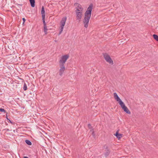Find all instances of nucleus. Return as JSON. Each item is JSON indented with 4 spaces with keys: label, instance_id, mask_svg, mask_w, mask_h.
Instances as JSON below:
<instances>
[{
    "label": "nucleus",
    "instance_id": "nucleus-1",
    "mask_svg": "<svg viewBox=\"0 0 158 158\" xmlns=\"http://www.w3.org/2000/svg\"><path fill=\"white\" fill-rule=\"evenodd\" d=\"M92 7L93 6L92 5H89L85 13L83 22L84 27L86 28L88 27L89 21L91 16Z\"/></svg>",
    "mask_w": 158,
    "mask_h": 158
},
{
    "label": "nucleus",
    "instance_id": "nucleus-2",
    "mask_svg": "<svg viewBox=\"0 0 158 158\" xmlns=\"http://www.w3.org/2000/svg\"><path fill=\"white\" fill-rule=\"evenodd\" d=\"M114 99L118 102L121 107L123 110L124 111L128 114H131V112L130 111L127 107L126 106L124 103L121 100L116 93H114Z\"/></svg>",
    "mask_w": 158,
    "mask_h": 158
},
{
    "label": "nucleus",
    "instance_id": "nucleus-3",
    "mask_svg": "<svg viewBox=\"0 0 158 158\" xmlns=\"http://www.w3.org/2000/svg\"><path fill=\"white\" fill-rule=\"evenodd\" d=\"M69 57V55L68 54L62 56L59 61V65H64L65 63Z\"/></svg>",
    "mask_w": 158,
    "mask_h": 158
},
{
    "label": "nucleus",
    "instance_id": "nucleus-4",
    "mask_svg": "<svg viewBox=\"0 0 158 158\" xmlns=\"http://www.w3.org/2000/svg\"><path fill=\"white\" fill-rule=\"evenodd\" d=\"M103 57L106 61L109 63L110 64L113 65V61L110 56L106 53H103Z\"/></svg>",
    "mask_w": 158,
    "mask_h": 158
},
{
    "label": "nucleus",
    "instance_id": "nucleus-5",
    "mask_svg": "<svg viewBox=\"0 0 158 158\" xmlns=\"http://www.w3.org/2000/svg\"><path fill=\"white\" fill-rule=\"evenodd\" d=\"M67 20V17H63L61 20L60 22V31L59 32V34H61V33L62 32L64 27L65 24V23L66 21V20Z\"/></svg>",
    "mask_w": 158,
    "mask_h": 158
},
{
    "label": "nucleus",
    "instance_id": "nucleus-6",
    "mask_svg": "<svg viewBox=\"0 0 158 158\" xmlns=\"http://www.w3.org/2000/svg\"><path fill=\"white\" fill-rule=\"evenodd\" d=\"M74 6H77L75 11H83V9L81 5L78 3H75L74 4Z\"/></svg>",
    "mask_w": 158,
    "mask_h": 158
},
{
    "label": "nucleus",
    "instance_id": "nucleus-7",
    "mask_svg": "<svg viewBox=\"0 0 158 158\" xmlns=\"http://www.w3.org/2000/svg\"><path fill=\"white\" fill-rule=\"evenodd\" d=\"M60 69L59 71V74L61 76L64 73V72L65 70V68L64 65H59Z\"/></svg>",
    "mask_w": 158,
    "mask_h": 158
},
{
    "label": "nucleus",
    "instance_id": "nucleus-8",
    "mask_svg": "<svg viewBox=\"0 0 158 158\" xmlns=\"http://www.w3.org/2000/svg\"><path fill=\"white\" fill-rule=\"evenodd\" d=\"M76 15V19L77 20L80 21L82 16V14L83 11H75Z\"/></svg>",
    "mask_w": 158,
    "mask_h": 158
},
{
    "label": "nucleus",
    "instance_id": "nucleus-9",
    "mask_svg": "<svg viewBox=\"0 0 158 158\" xmlns=\"http://www.w3.org/2000/svg\"><path fill=\"white\" fill-rule=\"evenodd\" d=\"M41 13L42 17H43V18H44V17H45V11L44 10V7L43 6L42 7Z\"/></svg>",
    "mask_w": 158,
    "mask_h": 158
},
{
    "label": "nucleus",
    "instance_id": "nucleus-10",
    "mask_svg": "<svg viewBox=\"0 0 158 158\" xmlns=\"http://www.w3.org/2000/svg\"><path fill=\"white\" fill-rule=\"evenodd\" d=\"M106 149L107 150V151L105 152V153H104V155H105V156L106 157L109 154H110V151L108 149L107 147H106Z\"/></svg>",
    "mask_w": 158,
    "mask_h": 158
},
{
    "label": "nucleus",
    "instance_id": "nucleus-11",
    "mask_svg": "<svg viewBox=\"0 0 158 158\" xmlns=\"http://www.w3.org/2000/svg\"><path fill=\"white\" fill-rule=\"evenodd\" d=\"M31 6L32 7H34L35 6V0H29Z\"/></svg>",
    "mask_w": 158,
    "mask_h": 158
},
{
    "label": "nucleus",
    "instance_id": "nucleus-12",
    "mask_svg": "<svg viewBox=\"0 0 158 158\" xmlns=\"http://www.w3.org/2000/svg\"><path fill=\"white\" fill-rule=\"evenodd\" d=\"M122 134L118 133V131H117L115 133V135L118 138V139H120L122 137Z\"/></svg>",
    "mask_w": 158,
    "mask_h": 158
},
{
    "label": "nucleus",
    "instance_id": "nucleus-13",
    "mask_svg": "<svg viewBox=\"0 0 158 158\" xmlns=\"http://www.w3.org/2000/svg\"><path fill=\"white\" fill-rule=\"evenodd\" d=\"M44 31L45 35L47 34L48 29L46 25L44 26Z\"/></svg>",
    "mask_w": 158,
    "mask_h": 158
},
{
    "label": "nucleus",
    "instance_id": "nucleus-14",
    "mask_svg": "<svg viewBox=\"0 0 158 158\" xmlns=\"http://www.w3.org/2000/svg\"><path fill=\"white\" fill-rule=\"evenodd\" d=\"M153 38L156 41H158V36L156 34H154L153 35Z\"/></svg>",
    "mask_w": 158,
    "mask_h": 158
},
{
    "label": "nucleus",
    "instance_id": "nucleus-15",
    "mask_svg": "<svg viewBox=\"0 0 158 158\" xmlns=\"http://www.w3.org/2000/svg\"><path fill=\"white\" fill-rule=\"evenodd\" d=\"M25 142L27 144L29 145H31L32 144L30 140L27 139L25 140Z\"/></svg>",
    "mask_w": 158,
    "mask_h": 158
},
{
    "label": "nucleus",
    "instance_id": "nucleus-16",
    "mask_svg": "<svg viewBox=\"0 0 158 158\" xmlns=\"http://www.w3.org/2000/svg\"><path fill=\"white\" fill-rule=\"evenodd\" d=\"M23 89L25 91L27 90V86L26 84L25 83H24V84Z\"/></svg>",
    "mask_w": 158,
    "mask_h": 158
},
{
    "label": "nucleus",
    "instance_id": "nucleus-17",
    "mask_svg": "<svg viewBox=\"0 0 158 158\" xmlns=\"http://www.w3.org/2000/svg\"><path fill=\"white\" fill-rule=\"evenodd\" d=\"M0 112H4V113H6L5 110L4 109L2 108H0Z\"/></svg>",
    "mask_w": 158,
    "mask_h": 158
},
{
    "label": "nucleus",
    "instance_id": "nucleus-18",
    "mask_svg": "<svg viewBox=\"0 0 158 158\" xmlns=\"http://www.w3.org/2000/svg\"><path fill=\"white\" fill-rule=\"evenodd\" d=\"M42 20L43 21L44 26L46 25V23H45V17H44V18H43V17H42Z\"/></svg>",
    "mask_w": 158,
    "mask_h": 158
},
{
    "label": "nucleus",
    "instance_id": "nucleus-19",
    "mask_svg": "<svg viewBox=\"0 0 158 158\" xmlns=\"http://www.w3.org/2000/svg\"><path fill=\"white\" fill-rule=\"evenodd\" d=\"M88 127L90 129L92 128L91 125V124H88Z\"/></svg>",
    "mask_w": 158,
    "mask_h": 158
},
{
    "label": "nucleus",
    "instance_id": "nucleus-20",
    "mask_svg": "<svg viewBox=\"0 0 158 158\" xmlns=\"http://www.w3.org/2000/svg\"><path fill=\"white\" fill-rule=\"evenodd\" d=\"M23 22H25V18H23Z\"/></svg>",
    "mask_w": 158,
    "mask_h": 158
},
{
    "label": "nucleus",
    "instance_id": "nucleus-21",
    "mask_svg": "<svg viewBox=\"0 0 158 158\" xmlns=\"http://www.w3.org/2000/svg\"><path fill=\"white\" fill-rule=\"evenodd\" d=\"M6 131H9L8 129H5Z\"/></svg>",
    "mask_w": 158,
    "mask_h": 158
},
{
    "label": "nucleus",
    "instance_id": "nucleus-22",
    "mask_svg": "<svg viewBox=\"0 0 158 158\" xmlns=\"http://www.w3.org/2000/svg\"><path fill=\"white\" fill-rule=\"evenodd\" d=\"M23 158H28V157L27 156H24L23 157Z\"/></svg>",
    "mask_w": 158,
    "mask_h": 158
},
{
    "label": "nucleus",
    "instance_id": "nucleus-23",
    "mask_svg": "<svg viewBox=\"0 0 158 158\" xmlns=\"http://www.w3.org/2000/svg\"><path fill=\"white\" fill-rule=\"evenodd\" d=\"M9 122H10V123H12L11 122V121L10 120H9Z\"/></svg>",
    "mask_w": 158,
    "mask_h": 158
},
{
    "label": "nucleus",
    "instance_id": "nucleus-24",
    "mask_svg": "<svg viewBox=\"0 0 158 158\" xmlns=\"http://www.w3.org/2000/svg\"><path fill=\"white\" fill-rule=\"evenodd\" d=\"M94 133V131H93V133Z\"/></svg>",
    "mask_w": 158,
    "mask_h": 158
}]
</instances>
